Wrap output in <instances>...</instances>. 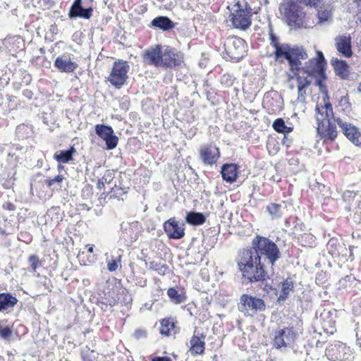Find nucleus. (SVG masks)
I'll use <instances>...</instances> for the list:
<instances>
[{
  "label": "nucleus",
  "mask_w": 361,
  "mask_h": 361,
  "mask_svg": "<svg viewBox=\"0 0 361 361\" xmlns=\"http://www.w3.org/2000/svg\"><path fill=\"white\" fill-rule=\"evenodd\" d=\"M32 135V127L31 125L22 123L18 125L16 129V137L18 140H23L29 138Z\"/></svg>",
  "instance_id": "obj_31"
},
{
  "label": "nucleus",
  "mask_w": 361,
  "mask_h": 361,
  "mask_svg": "<svg viewBox=\"0 0 361 361\" xmlns=\"http://www.w3.org/2000/svg\"><path fill=\"white\" fill-rule=\"evenodd\" d=\"M295 285V281L290 277H287L281 281V292L277 301H285L288 298L289 294L294 291Z\"/></svg>",
  "instance_id": "obj_24"
},
{
  "label": "nucleus",
  "mask_w": 361,
  "mask_h": 361,
  "mask_svg": "<svg viewBox=\"0 0 361 361\" xmlns=\"http://www.w3.org/2000/svg\"><path fill=\"white\" fill-rule=\"evenodd\" d=\"M282 143H283V145H284L287 147H289L290 144L291 143V140L288 137L287 135H283Z\"/></svg>",
  "instance_id": "obj_63"
},
{
  "label": "nucleus",
  "mask_w": 361,
  "mask_h": 361,
  "mask_svg": "<svg viewBox=\"0 0 361 361\" xmlns=\"http://www.w3.org/2000/svg\"><path fill=\"white\" fill-rule=\"evenodd\" d=\"M16 171H9L6 177L5 174L2 175L1 185L4 189H11L13 187L16 181Z\"/></svg>",
  "instance_id": "obj_36"
},
{
  "label": "nucleus",
  "mask_w": 361,
  "mask_h": 361,
  "mask_svg": "<svg viewBox=\"0 0 361 361\" xmlns=\"http://www.w3.org/2000/svg\"><path fill=\"white\" fill-rule=\"evenodd\" d=\"M270 45L274 48V55L276 61L283 62L286 60L290 69L298 70L301 65V60L308 57L307 53L302 46H291L288 43H279V37L269 29Z\"/></svg>",
  "instance_id": "obj_3"
},
{
  "label": "nucleus",
  "mask_w": 361,
  "mask_h": 361,
  "mask_svg": "<svg viewBox=\"0 0 361 361\" xmlns=\"http://www.w3.org/2000/svg\"><path fill=\"white\" fill-rule=\"evenodd\" d=\"M138 223L137 221L121 224L119 240L126 246H130L138 238Z\"/></svg>",
  "instance_id": "obj_13"
},
{
  "label": "nucleus",
  "mask_w": 361,
  "mask_h": 361,
  "mask_svg": "<svg viewBox=\"0 0 361 361\" xmlns=\"http://www.w3.org/2000/svg\"><path fill=\"white\" fill-rule=\"evenodd\" d=\"M63 175H57L53 178L46 179L44 183L48 187L52 186L54 183H60L63 181Z\"/></svg>",
  "instance_id": "obj_47"
},
{
  "label": "nucleus",
  "mask_w": 361,
  "mask_h": 361,
  "mask_svg": "<svg viewBox=\"0 0 361 361\" xmlns=\"http://www.w3.org/2000/svg\"><path fill=\"white\" fill-rule=\"evenodd\" d=\"M335 74L342 80H346L349 77L350 71L348 63L341 59L333 58L331 61Z\"/></svg>",
  "instance_id": "obj_22"
},
{
  "label": "nucleus",
  "mask_w": 361,
  "mask_h": 361,
  "mask_svg": "<svg viewBox=\"0 0 361 361\" xmlns=\"http://www.w3.org/2000/svg\"><path fill=\"white\" fill-rule=\"evenodd\" d=\"M147 331L143 328L136 329L133 333V337L136 340L145 338H147Z\"/></svg>",
  "instance_id": "obj_46"
},
{
  "label": "nucleus",
  "mask_w": 361,
  "mask_h": 361,
  "mask_svg": "<svg viewBox=\"0 0 361 361\" xmlns=\"http://www.w3.org/2000/svg\"><path fill=\"white\" fill-rule=\"evenodd\" d=\"M100 180H103L104 183L110 184L113 180L112 173L110 171H107L101 178Z\"/></svg>",
  "instance_id": "obj_55"
},
{
  "label": "nucleus",
  "mask_w": 361,
  "mask_h": 361,
  "mask_svg": "<svg viewBox=\"0 0 361 361\" xmlns=\"http://www.w3.org/2000/svg\"><path fill=\"white\" fill-rule=\"evenodd\" d=\"M129 70L130 66L127 61L123 60L115 61L108 77L109 82L116 88H121L128 78Z\"/></svg>",
  "instance_id": "obj_9"
},
{
  "label": "nucleus",
  "mask_w": 361,
  "mask_h": 361,
  "mask_svg": "<svg viewBox=\"0 0 361 361\" xmlns=\"http://www.w3.org/2000/svg\"><path fill=\"white\" fill-rule=\"evenodd\" d=\"M207 216L202 212L190 211L187 212L185 221L192 226H200L205 223Z\"/></svg>",
  "instance_id": "obj_29"
},
{
  "label": "nucleus",
  "mask_w": 361,
  "mask_h": 361,
  "mask_svg": "<svg viewBox=\"0 0 361 361\" xmlns=\"http://www.w3.org/2000/svg\"><path fill=\"white\" fill-rule=\"evenodd\" d=\"M204 338L205 336L203 334H201L200 336L197 335L192 336L190 341V350L192 355H201L204 353L205 349Z\"/></svg>",
  "instance_id": "obj_25"
},
{
  "label": "nucleus",
  "mask_w": 361,
  "mask_h": 361,
  "mask_svg": "<svg viewBox=\"0 0 361 361\" xmlns=\"http://www.w3.org/2000/svg\"><path fill=\"white\" fill-rule=\"evenodd\" d=\"M149 269L157 271L159 274L164 275L168 267L160 262L152 261L149 262Z\"/></svg>",
  "instance_id": "obj_42"
},
{
  "label": "nucleus",
  "mask_w": 361,
  "mask_h": 361,
  "mask_svg": "<svg viewBox=\"0 0 361 361\" xmlns=\"http://www.w3.org/2000/svg\"><path fill=\"white\" fill-rule=\"evenodd\" d=\"M220 149L215 145H204L200 150V157L204 164L212 166L216 164L220 158Z\"/></svg>",
  "instance_id": "obj_17"
},
{
  "label": "nucleus",
  "mask_w": 361,
  "mask_h": 361,
  "mask_svg": "<svg viewBox=\"0 0 361 361\" xmlns=\"http://www.w3.org/2000/svg\"><path fill=\"white\" fill-rule=\"evenodd\" d=\"M150 361H172L171 357L168 356H154L151 357L149 359Z\"/></svg>",
  "instance_id": "obj_56"
},
{
  "label": "nucleus",
  "mask_w": 361,
  "mask_h": 361,
  "mask_svg": "<svg viewBox=\"0 0 361 361\" xmlns=\"http://www.w3.org/2000/svg\"><path fill=\"white\" fill-rule=\"evenodd\" d=\"M299 239L300 240V243L302 246H312L314 242V235L310 233H304L301 235Z\"/></svg>",
  "instance_id": "obj_44"
},
{
  "label": "nucleus",
  "mask_w": 361,
  "mask_h": 361,
  "mask_svg": "<svg viewBox=\"0 0 361 361\" xmlns=\"http://www.w3.org/2000/svg\"><path fill=\"white\" fill-rule=\"evenodd\" d=\"M76 152L74 145L66 150H59L54 153V159L59 164H66L73 159V155Z\"/></svg>",
  "instance_id": "obj_27"
},
{
  "label": "nucleus",
  "mask_w": 361,
  "mask_h": 361,
  "mask_svg": "<svg viewBox=\"0 0 361 361\" xmlns=\"http://www.w3.org/2000/svg\"><path fill=\"white\" fill-rule=\"evenodd\" d=\"M326 280V274L323 271L318 272L316 275L315 281L317 284H322Z\"/></svg>",
  "instance_id": "obj_50"
},
{
  "label": "nucleus",
  "mask_w": 361,
  "mask_h": 361,
  "mask_svg": "<svg viewBox=\"0 0 361 361\" xmlns=\"http://www.w3.org/2000/svg\"><path fill=\"white\" fill-rule=\"evenodd\" d=\"M239 168L236 164H224L220 171L222 179L229 183L235 182L238 176Z\"/></svg>",
  "instance_id": "obj_20"
},
{
  "label": "nucleus",
  "mask_w": 361,
  "mask_h": 361,
  "mask_svg": "<svg viewBox=\"0 0 361 361\" xmlns=\"http://www.w3.org/2000/svg\"><path fill=\"white\" fill-rule=\"evenodd\" d=\"M301 69V65L300 66V68L298 70H290L293 73L294 76L295 77L297 84H298V88L300 89H306L309 85H310L312 81L310 79H309L307 77H303L300 76L299 75V71Z\"/></svg>",
  "instance_id": "obj_35"
},
{
  "label": "nucleus",
  "mask_w": 361,
  "mask_h": 361,
  "mask_svg": "<svg viewBox=\"0 0 361 361\" xmlns=\"http://www.w3.org/2000/svg\"><path fill=\"white\" fill-rule=\"evenodd\" d=\"M18 239L25 243H30L32 240L30 235L27 232H20Z\"/></svg>",
  "instance_id": "obj_54"
},
{
  "label": "nucleus",
  "mask_w": 361,
  "mask_h": 361,
  "mask_svg": "<svg viewBox=\"0 0 361 361\" xmlns=\"http://www.w3.org/2000/svg\"><path fill=\"white\" fill-rule=\"evenodd\" d=\"M128 188H125L121 185V183L119 185L114 184V186L111 189L109 198H120L123 195L127 192Z\"/></svg>",
  "instance_id": "obj_39"
},
{
  "label": "nucleus",
  "mask_w": 361,
  "mask_h": 361,
  "mask_svg": "<svg viewBox=\"0 0 361 361\" xmlns=\"http://www.w3.org/2000/svg\"><path fill=\"white\" fill-rule=\"evenodd\" d=\"M121 262L120 258L116 259H112L109 261L107 264V268L109 271H114L117 269L118 267V263Z\"/></svg>",
  "instance_id": "obj_49"
},
{
  "label": "nucleus",
  "mask_w": 361,
  "mask_h": 361,
  "mask_svg": "<svg viewBox=\"0 0 361 361\" xmlns=\"http://www.w3.org/2000/svg\"><path fill=\"white\" fill-rule=\"evenodd\" d=\"M164 230L170 239L178 240L185 235V224L171 218L166 221L163 225Z\"/></svg>",
  "instance_id": "obj_15"
},
{
  "label": "nucleus",
  "mask_w": 361,
  "mask_h": 361,
  "mask_svg": "<svg viewBox=\"0 0 361 361\" xmlns=\"http://www.w3.org/2000/svg\"><path fill=\"white\" fill-rule=\"evenodd\" d=\"M302 323L298 320L296 326H288L274 332L273 345L277 350H282L291 346L297 340L299 334L302 333Z\"/></svg>",
  "instance_id": "obj_6"
},
{
  "label": "nucleus",
  "mask_w": 361,
  "mask_h": 361,
  "mask_svg": "<svg viewBox=\"0 0 361 361\" xmlns=\"http://www.w3.org/2000/svg\"><path fill=\"white\" fill-rule=\"evenodd\" d=\"M281 204L269 203L266 207V211L270 214L272 219H277L282 216Z\"/></svg>",
  "instance_id": "obj_34"
},
{
  "label": "nucleus",
  "mask_w": 361,
  "mask_h": 361,
  "mask_svg": "<svg viewBox=\"0 0 361 361\" xmlns=\"http://www.w3.org/2000/svg\"><path fill=\"white\" fill-rule=\"evenodd\" d=\"M333 315L334 313L331 311L324 310L319 316V320L324 330L330 334H333L335 324V319Z\"/></svg>",
  "instance_id": "obj_26"
},
{
  "label": "nucleus",
  "mask_w": 361,
  "mask_h": 361,
  "mask_svg": "<svg viewBox=\"0 0 361 361\" xmlns=\"http://www.w3.org/2000/svg\"><path fill=\"white\" fill-rule=\"evenodd\" d=\"M235 262L242 279L246 283L264 282L270 278L264 263L248 247L238 251Z\"/></svg>",
  "instance_id": "obj_2"
},
{
  "label": "nucleus",
  "mask_w": 361,
  "mask_h": 361,
  "mask_svg": "<svg viewBox=\"0 0 361 361\" xmlns=\"http://www.w3.org/2000/svg\"><path fill=\"white\" fill-rule=\"evenodd\" d=\"M264 290L267 293H270L272 290H274L276 293H277L276 289L274 288L271 285L268 284L267 283L264 284Z\"/></svg>",
  "instance_id": "obj_62"
},
{
  "label": "nucleus",
  "mask_w": 361,
  "mask_h": 361,
  "mask_svg": "<svg viewBox=\"0 0 361 361\" xmlns=\"http://www.w3.org/2000/svg\"><path fill=\"white\" fill-rule=\"evenodd\" d=\"M3 209L10 211V212H13L16 210V207L14 204L10 202H8L3 204Z\"/></svg>",
  "instance_id": "obj_57"
},
{
  "label": "nucleus",
  "mask_w": 361,
  "mask_h": 361,
  "mask_svg": "<svg viewBox=\"0 0 361 361\" xmlns=\"http://www.w3.org/2000/svg\"><path fill=\"white\" fill-rule=\"evenodd\" d=\"M279 10L283 15L288 25L300 28L303 24L305 13L301 6L293 0H288L279 4Z\"/></svg>",
  "instance_id": "obj_7"
},
{
  "label": "nucleus",
  "mask_w": 361,
  "mask_h": 361,
  "mask_svg": "<svg viewBox=\"0 0 361 361\" xmlns=\"http://www.w3.org/2000/svg\"><path fill=\"white\" fill-rule=\"evenodd\" d=\"M306 99V89L298 88V100L304 102Z\"/></svg>",
  "instance_id": "obj_53"
},
{
  "label": "nucleus",
  "mask_w": 361,
  "mask_h": 361,
  "mask_svg": "<svg viewBox=\"0 0 361 361\" xmlns=\"http://www.w3.org/2000/svg\"><path fill=\"white\" fill-rule=\"evenodd\" d=\"M252 14L247 13L243 8L236 9L230 14V20L233 27L246 30L252 24Z\"/></svg>",
  "instance_id": "obj_16"
},
{
  "label": "nucleus",
  "mask_w": 361,
  "mask_h": 361,
  "mask_svg": "<svg viewBox=\"0 0 361 361\" xmlns=\"http://www.w3.org/2000/svg\"><path fill=\"white\" fill-rule=\"evenodd\" d=\"M329 17V12L324 11H321L318 13V18H319V23H322L328 20Z\"/></svg>",
  "instance_id": "obj_52"
},
{
  "label": "nucleus",
  "mask_w": 361,
  "mask_h": 361,
  "mask_svg": "<svg viewBox=\"0 0 361 361\" xmlns=\"http://www.w3.org/2000/svg\"><path fill=\"white\" fill-rule=\"evenodd\" d=\"M82 196L87 195L89 197L92 195V188H90V186H87V187L85 188L84 189H82Z\"/></svg>",
  "instance_id": "obj_61"
},
{
  "label": "nucleus",
  "mask_w": 361,
  "mask_h": 361,
  "mask_svg": "<svg viewBox=\"0 0 361 361\" xmlns=\"http://www.w3.org/2000/svg\"><path fill=\"white\" fill-rule=\"evenodd\" d=\"M238 309L245 315H251L257 312H262L266 309L264 301L255 296L243 294L240 296Z\"/></svg>",
  "instance_id": "obj_10"
},
{
  "label": "nucleus",
  "mask_w": 361,
  "mask_h": 361,
  "mask_svg": "<svg viewBox=\"0 0 361 361\" xmlns=\"http://www.w3.org/2000/svg\"><path fill=\"white\" fill-rule=\"evenodd\" d=\"M265 267L270 266L272 271L276 262L281 258V253L278 245L271 239L256 235L248 247Z\"/></svg>",
  "instance_id": "obj_4"
},
{
  "label": "nucleus",
  "mask_w": 361,
  "mask_h": 361,
  "mask_svg": "<svg viewBox=\"0 0 361 361\" xmlns=\"http://www.w3.org/2000/svg\"><path fill=\"white\" fill-rule=\"evenodd\" d=\"M22 94L27 99H31L33 97L32 91L28 89L23 90Z\"/></svg>",
  "instance_id": "obj_58"
},
{
  "label": "nucleus",
  "mask_w": 361,
  "mask_h": 361,
  "mask_svg": "<svg viewBox=\"0 0 361 361\" xmlns=\"http://www.w3.org/2000/svg\"><path fill=\"white\" fill-rule=\"evenodd\" d=\"M7 162L11 171H16V168L20 162V157L15 153L9 152L7 157Z\"/></svg>",
  "instance_id": "obj_41"
},
{
  "label": "nucleus",
  "mask_w": 361,
  "mask_h": 361,
  "mask_svg": "<svg viewBox=\"0 0 361 361\" xmlns=\"http://www.w3.org/2000/svg\"><path fill=\"white\" fill-rule=\"evenodd\" d=\"M96 134L105 141L106 149L108 150L116 147L118 138L115 135L111 126L104 124H97L95 126Z\"/></svg>",
  "instance_id": "obj_14"
},
{
  "label": "nucleus",
  "mask_w": 361,
  "mask_h": 361,
  "mask_svg": "<svg viewBox=\"0 0 361 361\" xmlns=\"http://www.w3.org/2000/svg\"><path fill=\"white\" fill-rule=\"evenodd\" d=\"M354 246H347L343 239L331 238L326 244L328 253L340 262L345 263L354 260Z\"/></svg>",
  "instance_id": "obj_8"
},
{
  "label": "nucleus",
  "mask_w": 361,
  "mask_h": 361,
  "mask_svg": "<svg viewBox=\"0 0 361 361\" xmlns=\"http://www.w3.org/2000/svg\"><path fill=\"white\" fill-rule=\"evenodd\" d=\"M176 321L173 318H164L161 322L160 334L165 336H169L172 331L176 334Z\"/></svg>",
  "instance_id": "obj_30"
},
{
  "label": "nucleus",
  "mask_w": 361,
  "mask_h": 361,
  "mask_svg": "<svg viewBox=\"0 0 361 361\" xmlns=\"http://www.w3.org/2000/svg\"><path fill=\"white\" fill-rule=\"evenodd\" d=\"M162 53L163 50L161 45L157 44L154 47H150L143 51V60L148 65H153L155 67H161Z\"/></svg>",
  "instance_id": "obj_18"
},
{
  "label": "nucleus",
  "mask_w": 361,
  "mask_h": 361,
  "mask_svg": "<svg viewBox=\"0 0 361 361\" xmlns=\"http://www.w3.org/2000/svg\"><path fill=\"white\" fill-rule=\"evenodd\" d=\"M150 26L162 32H169L174 28L175 23L168 16H159L151 21Z\"/></svg>",
  "instance_id": "obj_23"
},
{
  "label": "nucleus",
  "mask_w": 361,
  "mask_h": 361,
  "mask_svg": "<svg viewBox=\"0 0 361 361\" xmlns=\"http://www.w3.org/2000/svg\"><path fill=\"white\" fill-rule=\"evenodd\" d=\"M47 216L49 217L51 221H54L57 224L62 220L61 209L59 207H52L50 208L47 211Z\"/></svg>",
  "instance_id": "obj_40"
},
{
  "label": "nucleus",
  "mask_w": 361,
  "mask_h": 361,
  "mask_svg": "<svg viewBox=\"0 0 361 361\" xmlns=\"http://www.w3.org/2000/svg\"><path fill=\"white\" fill-rule=\"evenodd\" d=\"M167 295L171 300L176 304H180L186 300L185 293H179L175 288H170L167 290Z\"/></svg>",
  "instance_id": "obj_33"
},
{
  "label": "nucleus",
  "mask_w": 361,
  "mask_h": 361,
  "mask_svg": "<svg viewBox=\"0 0 361 361\" xmlns=\"http://www.w3.org/2000/svg\"><path fill=\"white\" fill-rule=\"evenodd\" d=\"M97 353L91 350L89 347L85 346L83 348L80 353L81 359L82 361H97Z\"/></svg>",
  "instance_id": "obj_37"
},
{
  "label": "nucleus",
  "mask_w": 361,
  "mask_h": 361,
  "mask_svg": "<svg viewBox=\"0 0 361 361\" xmlns=\"http://www.w3.org/2000/svg\"><path fill=\"white\" fill-rule=\"evenodd\" d=\"M300 3H302L303 4L306 6H310L316 7L317 6L322 0H298Z\"/></svg>",
  "instance_id": "obj_51"
},
{
  "label": "nucleus",
  "mask_w": 361,
  "mask_h": 361,
  "mask_svg": "<svg viewBox=\"0 0 361 361\" xmlns=\"http://www.w3.org/2000/svg\"><path fill=\"white\" fill-rule=\"evenodd\" d=\"M12 334V331L9 326H0V337L4 339H8Z\"/></svg>",
  "instance_id": "obj_48"
},
{
  "label": "nucleus",
  "mask_w": 361,
  "mask_h": 361,
  "mask_svg": "<svg viewBox=\"0 0 361 361\" xmlns=\"http://www.w3.org/2000/svg\"><path fill=\"white\" fill-rule=\"evenodd\" d=\"M335 40L337 51L345 57H351L353 51L350 37L339 36Z\"/></svg>",
  "instance_id": "obj_21"
},
{
  "label": "nucleus",
  "mask_w": 361,
  "mask_h": 361,
  "mask_svg": "<svg viewBox=\"0 0 361 361\" xmlns=\"http://www.w3.org/2000/svg\"><path fill=\"white\" fill-rule=\"evenodd\" d=\"M272 128L276 132L283 135H287L293 130V126H287L282 118H276L272 123Z\"/></svg>",
  "instance_id": "obj_32"
},
{
  "label": "nucleus",
  "mask_w": 361,
  "mask_h": 361,
  "mask_svg": "<svg viewBox=\"0 0 361 361\" xmlns=\"http://www.w3.org/2000/svg\"><path fill=\"white\" fill-rule=\"evenodd\" d=\"M183 62V54L175 48L166 46L163 50L161 67L176 68L180 67Z\"/></svg>",
  "instance_id": "obj_12"
},
{
  "label": "nucleus",
  "mask_w": 361,
  "mask_h": 361,
  "mask_svg": "<svg viewBox=\"0 0 361 361\" xmlns=\"http://www.w3.org/2000/svg\"><path fill=\"white\" fill-rule=\"evenodd\" d=\"M235 80V78L234 77V75L229 73L223 74L220 78L221 84L225 86L226 87H231Z\"/></svg>",
  "instance_id": "obj_43"
},
{
  "label": "nucleus",
  "mask_w": 361,
  "mask_h": 361,
  "mask_svg": "<svg viewBox=\"0 0 361 361\" xmlns=\"http://www.w3.org/2000/svg\"><path fill=\"white\" fill-rule=\"evenodd\" d=\"M93 0H75L68 11L70 18L90 19L92 16Z\"/></svg>",
  "instance_id": "obj_11"
},
{
  "label": "nucleus",
  "mask_w": 361,
  "mask_h": 361,
  "mask_svg": "<svg viewBox=\"0 0 361 361\" xmlns=\"http://www.w3.org/2000/svg\"><path fill=\"white\" fill-rule=\"evenodd\" d=\"M223 58L227 61L237 63L241 61L247 53V44L244 39L237 36L227 37L224 43Z\"/></svg>",
  "instance_id": "obj_5"
},
{
  "label": "nucleus",
  "mask_w": 361,
  "mask_h": 361,
  "mask_svg": "<svg viewBox=\"0 0 361 361\" xmlns=\"http://www.w3.org/2000/svg\"><path fill=\"white\" fill-rule=\"evenodd\" d=\"M355 195H356V193H354L353 192L346 191L343 193V198H344V200L354 198Z\"/></svg>",
  "instance_id": "obj_60"
},
{
  "label": "nucleus",
  "mask_w": 361,
  "mask_h": 361,
  "mask_svg": "<svg viewBox=\"0 0 361 361\" xmlns=\"http://www.w3.org/2000/svg\"><path fill=\"white\" fill-rule=\"evenodd\" d=\"M105 183H104L103 180H100V178L97 181V188L101 190L104 188Z\"/></svg>",
  "instance_id": "obj_64"
},
{
  "label": "nucleus",
  "mask_w": 361,
  "mask_h": 361,
  "mask_svg": "<svg viewBox=\"0 0 361 361\" xmlns=\"http://www.w3.org/2000/svg\"><path fill=\"white\" fill-rule=\"evenodd\" d=\"M28 262L33 271H35L42 264L38 256L36 255H30L28 258Z\"/></svg>",
  "instance_id": "obj_45"
},
{
  "label": "nucleus",
  "mask_w": 361,
  "mask_h": 361,
  "mask_svg": "<svg viewBox=\"0 0 361 361\" xmlns=\"http://www.w3.org/2000/svg\"><path fill=\"white\" fill-rule=\"evenodd\" d=\"M18 301L16 297L10 293H0V312L13 307Z\"/></svg>",
  "instance_id": "obj_28"
},
{
  "label": "nucleus",
  "mask_w": 361,
  "mask_h": 361,
  "mask_svg": "<svg viewBox=\"0 0 361 361\" xmlns=\"http://www.w3.org/2000/svg\"><path fill=\"white\" fill-rule=\"evenodd\" d=\"M338 106L341 108V111L348 115L352 110V105L349 100V97L348 94L342 96L338 101Z\"/></svg>",
  "instance_id": "obj_38"
},
{
  "label": "nucleus",
  "mask_w": 361,
  "mask_h": 361,
  "mask_svg": "<svg viewBox=\"0 0 361 361\" xmlns=\"http://www.w3.org/2000/svg\"><path fill=\"white\" fill-rule=\"evenodd\" d=\"M55 68L61 73H70L75 71L78 65L67 54L59 56L54 61Z\"/></svg>",
  "instance_id": "obj_19"
},
{
  "label": "nucleus",
  "mask_w": 361,
  "mask_h": 361,
  "mask_svg": "<svg viewBox=\"0 0 361 361\" xmlns=\"http://www.w3.org/2000/svg\"><path fill=\"white\" fill-rule=\"evenodd\" d=\"M316 57L306 61L301 69L308 76L315 78V85L324 94L322 102L317 103L315 107L314 118L317 122V133L324 143L334 142L338 135L336 123L338 125L345 136L354 145L361 147V132L358 128L340 118L334 116L332 105L329 102V96L325 81L327 80L326 73V60L322 51L317 50Z\"/></svg>",
  "instance_id": "obj_1"
},
{
  "label": "nucleus",
  "mask_w": 361,
  "mask_h": 361,
  "mask_svg": "<svg viewBox=\"0 0 361 361\" xmlns=\"http://www.w3.org/2000/svg\"><path fill=\"white\" fill-rule=\"evenodd\" d=\"M243 4V10L245 11L247 13L251 14L252 8L250 4L245 0H243L242 2Z\"/></svg>",
  "instance_id": "obj_59"
}]
</instances>
